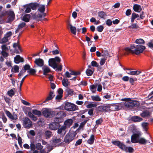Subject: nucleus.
I'll return each instance as SVG.
<instances>
[{
    "instance_id": "1",
    "label": "nucleus",
    "mask_w": 153,
    "mask_h": 153,
    "mask_svg": "<svg viewBox=\"0 0 153 153\" xmlns=\"http://www.w3.org/2000/svg\"><path fill=\"white\" fill-rule=\"evenodd\" d=\"M146 48L145 46L142 45H133L131 46L130 48H126L125 50L128 53L138 55L142 53Z\"/></svg>"
},
{
    "instance_id": "2",
    "label": "nucleus",
    "mask_w": 153,
    "mask_h": 153,
    "mask_svg": "<svg viewBox=\"0 0 153 153\" xmlns=\"http://www.w3.org/2000/svg\"><path fill=\"white\" fill-rule=\"evenodd\" d=\"M61 61V59L57 56H55L54 58L49 59L48 60V65L53 68L55 69L56 71H60L62 70V66L58 65V63H59Z\"/></svg>"
},
{
    "instance_id": "3",
    "label": "nucleus",
    "mask_w": 153,
    "mask_h": 153,
    "mask_svg": "<svg viewBox=\"0 0 153 153\" xmlns=\"http://www.w3.org/2000/svg\"><path fill=\"white\" fill-rule=\"evenodd\" d=\"M122 100L125 101L124 103L125 106L130 108L137 107L139 105V103L138 101L131 100L130 98H125L123 99Z\"/></svg>"
},
{
    "instance_id": "4",
    "label": "nucleus",
    "mask_w": 153,
    "mask_h": 153,
    "mask_svg": "<svg viewBox=\"0 0 153 153\" xmlns=\"http://www.w3.org/2000/svg\"><path fill=\"white\" fill-rule=\"evenodd\" d=\"M75 136L76 134L74 132H69L65 136L64 142L68 144L74 139Z\"/></svg>"
},
{
    "instance_id": "5",
    "label": "nucleus",
    "mask_w": 153,
    "mask_h": 153,
    "mask_svg": "<svg viewBox=\"0 0 153 153\" xmlns=\"http://www.w3.org/2000/svg\"><path fill=\"white\" fill-rule=\"evenodd\" d=\"M64 105L65 109L68 111H74L78 109L76 105L68 102H66Z\"/></svg>"
},
{
    "instance_id": "6",
    "label": "nucleus",
    "mask_w": 153,
    "mask_h": 153,
    "mask_svg": "<svg viewBox=\"0 0 153 153\" xmlns=\"http://www.w3.org/2000/svg\"><path fill=\"white\" fill-rule=\"evenodd\" d=\"M23 126L25 128H30L33 127L32 122L28 117L24 118L23 120Z\"/></svg>"
},
{
    "instance_id": "7",
    "label": "nucleus",
    "mask_w": 153,
    "mask_h": 153,
    "mask_svg": "<svg viewBox=\"0 0 153 153\" xmlns=\"http://www.w3.org/2000/svg\"><path fill=\"white\" fill-rule=\"evenodd\" d=\"M43 115L45 117L50 118L53 117L55 114V112L51 111V109L45 108L42 112Z\"/></svg>"
},
{
    "instance_id": "8",
    "label": "nucleus",
    "mask_w": 153,
    "mask_h": 153,
    "mask_svg": "<svg viewBox=\"0 0 153 153\" xmlns=\"http://www.w3.org/2000/svg\"><path fill=\"white\" fill-rule=\"evenodd\" d=\"M111 143L114 145L117 146L121 149L123 150L126 151L127 147L123 143L118 140L112 141Z\"/></svg>"
},
{
    "instance_id": "9",
    "label": "nucleus",
    "mask_w": 153,
    "mask_h": 153,
    "mask_svg": "<svg viewBox=\"0 0 153 153\" xmlns=\"http://www.w3.org/2000/svg\"><path fill=\"white\" fill-rule=\"evenodd\" d=\"M111 143L114 145L117 146L121 149L123 150L126 151L127 147L123 143L118 140L112 141Z\"/></svg>"
},
{
    "instance_id": "10",
    "label": "nucleus",
    "mask_w": 153,
    "mask_h": 153,
    "mask_svg": "<svg viewBox=\"0 0 153 153\" xmlns=\"http://www.w3.org/2000/svg\"><path fill=\"white\" fill-rule=\"evenodd\" d=\"M124 104L122 102L111 104V106L114 107L111 108V111H118L121 109Z\"/></svg>"
},
{
    "instance_id": "11",
    "label": "nucleus",
    "mask_w": 153,
    "mask_h": 153,
    "mask_svg": "<svg viewBox=\"0 0 153 153\" xmlns=\"http://www.w3.org/2000/svg\"><path fill=\"white\" fill-rule=\"evenodd\" d=\"M61 126L59 123L54 122H52L50 123L49 126V128L52 130H56L59 128Z\"/></svg>"
},
{
    "instance_id": "12",
    "label": "nucleus",
    "mask_w": 153,
    "mask_h": 153,
    "mask_svg": "<svg viewBox=\"0 0 153 153\" xmlns=\"http://www.w3.org/2000/svg\"><path fill=\"white\" fill-rule=\"evenodd\" d=\"M50 53H52L53 55H57L60 53L59 48H56L54 47V45H52V47H49Z\"/></svg>"
},
{
    "instance_id": "13",
    "label": "nucleus",
    "mask_w": 153,
    "mask_h": 153,
    "mask_svg": "<svg viewBox=\"0 0 153 153\" xmlns=\"http://www.w3.org/2000/svg\"><path fill=\"white\" fill-rule=\"evenodd\" d=\"M8 15L9 16L8 17V23H10L12 22L15 18V14L13 11H10L8 12Z\"/></svg>"
},
{
    "instance_id": "14",
    "label": "nucleus",
    "mask_w": 153,
    "mask_h": 153,
    "mask_svg": "<svg viewBox=\"0 0 153 153\" xmlns=\"http://www.w3.org/2000/svg\"><path fill=\"white\" fill-rule=\"evenodd\" d=\"M5 113L7 116L11 120H16L18 119L17 116L16 114H15L13 115L11 113L7 110L6 111Z\"/></svg>"
},
{
    "instance_id": "15",
    "label": "nucleus",
    "mask_w": 153,
    "mask_h": 153,
    "mask_svg": "<svg viewBox=\"0 0 153 153\" xmlns=\"http://www.w3.org/2000/svg\"><path fill=\"white\" fill-rule=\"evenodd\" d=\"M14 61L15 63L18 64L20 62H23L24 59L19 55H17L14 58Z\"/></svg>"
},
{
    "instance_id": "16",
    "label": "nucleus",
    "mask_w": 153,
    "mask_h": 153,
    "mask_svg": "<svg viewBox=\"0 0 153 153\" xmlns=\"http://www.w3.org/2000/svg\"><path fill=\"white\" fill-rule=\"evenodd\" d=\"M139 137V135L138 134H133L131 137V141L133 143H137L138 140L137 138Z\"/></svg>"
},
{
    "instance_id": "17",
    "label": "nucleus",
    "mask_w": 153,
    "mask_h": 153,
    "mask_svg": "<svg viewBox=\"0 0 153 153\" xmlns=\"http://www.w3.org/2000/svg\"><path fill=\"white\" fill-rule=\"evenodd\" d=\"M34 62L37 65L40 67H42L44 64V60L40 58L36 59Z\"/></svg>"
},
{
    "instance_id": "18",
    "label": "nucleus",
    "mask_w": 153,
    "mask_h": 153,
    "mask_svg": "<svg viewBox=\"0 0 153 153\" xmlns=\"http://www.w3.org/2000/svg\"><path fill=\"white\" fill-rule=\"evenodd\" d=\"M134 10L136 12L140 13L142 10V8L140 5L137 4H134L133 6Z\"/></svg>"
},
{
    "instance_id": "19",
    "label": "nucleus",
    "mask_w": 153,
    "mask_h": 153,
    "mask_svg": "<svg viewBox=\"0 0 153 153\" xmlns=\"http://www.w3.org/2000/svg\"><path fill=\"white\" fill-rule=\"evenodd\" d=\"M55 96L54 94V91H51L48 96L47 97L45 100L43 102V103L46 102L49 100H51Z\"/></svg>"
},
{
    "instance_id": "20",
    "label": "nucleus",
    "mask_w": 153,
    "mask_h": 153,
    "mask_svg": "<svg viewBox=\"0 0 153 153\" xmlns=\"http://www.w3.org/2000/svg\"><path fill=\"white\" fill-rule=\"evenodd\" d=\"M42 68L43 71V74L44 75H47L48 73L51 72L50 69L46 66H43Z\"/></svg>"
},
{
    "instance_id": "21",
    "label": "nucleus",
    "mask_w": 153,
    "mask_h": 153,
    "mask_svg": "<svg viewBox=\"0 0 153 153\" xmlns=\"http://www.w3.org/2000/svg\"><path fill=\"white\" fill-rule=\"evenodd\" d=\"M131 121L134 122H140L143 120V119L138 116H133L131 118Z\"/></svg>"
},
{
    "instance_id": "22",
    "label": "nucleus",
    "mask_w": 153,
    "mask_h": 153,
    "mask_svg": "<svg viewBox=\"0 0 153 153\" xmlns=\"http://www.w3.org/2000/svg\"><path fill=\"white\" fill-rule=\"evenodd\" d=\"M55 115H56L58 117L62 119L66 116V114L64 111H61L56 113V114L55 113Z\"/></svg>"
},
{
    "instance_id": "23",
    "label": "nucleus",
    "mask_w": 153,
    "mask_h": 153,
    "mask_svg": "<svg viewBox=\"0 0 153 153\" xmlns=\"http://www.w3.org/2000/svg\"><path fill=\"white\" fill-rule=\"evenodd\" d=\"M73 122V120L72 119H68L66 120L64 122V126L67 127H70Z\"/></svg>"
},
{
    "instance_id": "24",
    "label": "nucleus",
    "mask_w": 153,
    "mask_h": 153,
    "mask_svg": "<svg viewBox=\"0 0 153 153\" xmlns=\"http://www.w3.org/2000/svg\"><path fill=\"white\" fill-rule=\"evenodd\" d=\"M150 112L147 110H145L140 114V116L143 118L148 117L150 116Z\"/></svg>"
},
{
    "instance_id": "25",
    "label": "nucleus",
    "mask_w": 153,
    "mask_h": 153,
    "mask_svg": "<svg viewBox=\"0 0 153 153\" xmlns=\"http://www.w3.org/2000/svg\"><path fill=\"white\" fill-rule=\"evenodd\" d=\"M104 112H107L110 111L111 110V105L109 104H106L105 105H103Z\"/></svg>"
},
{
    "instance_id": "26",
    "label": "nucleus",
    "mask_w": 153,
    "mask_h": 153,
    "mask_svg": "<svg viewBox=\"0 0 153 153\" xmlns=\"http://www.w3.org/2000/svg\"><path fill=\"white\" fill-rule=\"evenodd\" d=\"M29 4L31 9L33 10H36L39 6V4L37 3H31Z\"/></svg>"
},
{
    "instance_id": "27",
    "label": "nucleus",
    "mask_w": 153,
    "mask_h": 153,
    "mask_svg": "<svg viewBox=\"0 0 153 153\" xmlns=\"http://www.w3.org/2000/svg\"><path fill=\"white\" fill-rule=\"evenodd\" d=\"M148 141V140H146L143 138H140L138 140L137 143H139L140 144L145 145L146 144Z\"/></svg>"
},
{
    "instance_id": "28",
    "label": "nucleus",
    "mask_w": 153,
    "mask_h": 153,
    "mask_svg": "<svg viewBox=\"0 0 153 153\" xmlns=\"http://www.w3.org/2000/svg\"><path fill=\"white\" fill-rule=\"evenodd\" d=\"M139 15L137 14H136L135 13H133L131 15V22H133L134 20L137 18H139Z\"/></svg>"
},
{
    "instance_id": "29",
    "label": "nucleus",
    "mask_w": 153,
    "mask_h": 153,
    "mask_svg": "<svg viewBox=\"0 0 153 153\" xmlns=\"http://www.w3.org/2000/svg\"><path fill=\"white\" fill-rule=\"evenodd\" d=\"M98 16L101 19H105V17L107 16L106 14L103 11H99L98 13Z\"/></svg>"
},
{
    "instance_id": "30",
    "label": "nucleus",
    "mask_w": 153,
    "mask_h": 153,
    "mask_svg": "<svg viewBox=\"0 0 153 153\" xmlns=\"http://www.w3.org/2000/svg\"><path fill=\"white\" fill-rule=\"evenodd\" d=\"M30 16V14H26L23 16L22 20L25 22H28L29 21Z\"/></svg>"
},
{
    "instance_id": "31",
    "label": "nucleus",
    "mask_w": 153,
    "mask_h": 153,
    "mask_svg": "<svg viewBox=\"0 0 153 153\" xmlns=\"http://www.w3.org/2000/svg\"><path fill=\"white\" fill-rule=\"evenodd\" d=\"M95 140L94 135L92 134L91 135L90 138L87 140V143L89 144H92L93 143Z\"/></svg>"
},
{
    "instance_id": "32",
    "label": "nucleus",
    "mask_w": 153,
    "mask_h": 153,
    "mask_svg": "<svg viewBox=\"0 0 153 153\" xmlns=\"http://www.w3.org/2000/svg\"><path fill=\"white\" fill-rule=\"evenodd\" d=\"M24 8L26 9L25 11V13H29L31 11V9L29 6V4L24 5Z\"/></svg>"
},
{
    "instance_id": "33",
    "label": "nucleus",
    "mask_w": 153,
    "mask_h": 153,
    "mask_svg": "<svg viewBox=\"0 0 153 153\" xmlns=\"http://www.w3.org/2000/svg\"><path fill=\"white\" fill-rule=\"evenodd\" d=\"M94 71V69L93 68L92 70L91 69L88 68L86 71L85 72L87 76H90L92 75Z\"/></svg>"
},
{
    "instance_id": "34",
    "label": "nucleus",
    "mask_w": 153,
    "mask_h": 153,
    "mask_svg": "<svg viewBox=\"0 0 153 153\" xmlns=\"http://www.w3.org/2000/svg\"><path fill=\"white\" fill-rule=\"evenodd\" d=\"M135 42L137 44V45H142L145 43V41L142 39H137L135 40Z\"/></svg>"
},
{
    "instance_id": "35",
    "label": "nucleus",
    "mask_w": 153,
    "mask_h": 153,
    "mask_svg": "<svg viewBox=\"0 0 153 153\" xmlns=\"http://www.w3.org/2000/svg\"><path fill=\"white\" fill-rule=\"evenodd\" d=\"M66 128V127L65 126H61L60 128H58L57 132L58 134H61L63 131H65Z\"/></svg>"
},
{
    "instance_id": "36",
    "label": "nucleus",
    "mask_w": 153,
    "mask_h": 153,
    "mask_svg": "<svg viewBox=\"0 0 153 153\" xmlns=\"http://www.w3.org/2000/svg\"><path fill=\"white\" fill-rule=\"evenodd\" d=\"M52 132L51 131L47 130L45 132V134L46 138L47 139H49L50 138L52 135Z\"/></svg>"
},
{
    "instance_id": "37",
    "label": "nucleus",
    "mask_w": 153,
    "mask_h": 153,
    "mask_svg": "<svg viewBox=\"0 0 153 153\" xmlns=\"http://www.w3.org/2000/svg\"><path fill=\"white\" fill-rule=\"evenodd\" d=\"M61 139L60 138H57L56 137H55L52 139V142L55 144L59 143L61 142Z\"/></svg>"
},
{
    "instance_id": "38",
    "label": "nucleus",
    "mask_w": 153,
    "mask_h": 153,
    "mask_svg": "<svg viewBox=\"0 0 153 153\" xmlns=\"http://www.w3.org/2000/svg\"><path fill=\"white\" fill-rule=\"evenodd\" d=\"M91 98L92 100L96 101H100L101 100V99L99 97L98 95L92 96Z\"/></svg>"
},
{
    "instance_id": "39",
    "label": "nucleus",
    "mask_w": 153,
    "mask_h": 153,
    "mask_svg": "<svg viewBox=\"0 0 153 153\" xmlns=\"http://www.w3.org/2000/svg\"><path fill=\"white\" fill-rule=\"evenodd\" d=\"M141 72L138 71H130L129 73H127L128 74L131 75H138Z\"/></svg>"
},
{
    "instance_id": "40",
    "label": "nucleus",
    "mask_w": 153,
    "mask_h": 153,
    "mask_svg": "<svg viewBox=\"0 0 153 153\" xmlns=\"http://www.w3.org/2000/svg\"><path fill=\"white\" fill-rule=\"evenodd\" d=\"M62 83L63 85L65 87L68 86L70 83L68 81V79H62Z\"/></svg>"
},
{
    "instance_id": "41",
    "label": "nucleus",
    "mask_w": 153,
    "mask_h": 153,
    "mask_svg": "<svg viewBox=\"0 0 153 153\" xmlns=\"http://www.w3.org/2000/svg\"><path fill=\"white\" fill-rule=\"evenodd\" d=\"M19 67L17 65H14L13 68H12L11 69V71L14 73H18L19 72Z\"/></svg>"
},
{
    "instance_id": "42",
    "label": "nucleus",
    "mask_w": 153,
    "mask_h": 153,
    "mask_svg": "<svg viewBox=\"0 0 153 153\" xmlns=\"http://www.w3.org/2000/svg\"><path fill=\"white\" fill-rule=\"evenodd\" d=\"M70 30L72 33L74 35H76V29L75 27L73 26L72 25H71V26L70 27Z\"/></svg>"
},
{
    "instance_id": "43",
    "label": "nucleus",
    "mask_w": 153,
    "mask_h": 153,
    "mask_svg": "<svg viewBox=\"0 0 153 153\" xmlns=\"http://www.w3.org/2000/svg\"><path fill=\"white\" fill-rule=\"evenodd\" d=\"M27 72L29 74H30L33 75H34L36 72L35 69L33 68H30L29 71H28Z\"/></svg>"
},
{
    "instance_id": "44",
    "label": "nucleus",
    "mask_w": 153,
    "mask_h": 153,
    "mask_svg": "<svg viewBox=\"0 0 153 153\" xmlns=\"http://www.w3.org/2000/svg\"><path fill=\"white\" fill-rule=\"evenodd\" d=\"M32 113L33 114L38 116H40L42 115L41 112L40 111L36 109L33 110Z\"/></svg>"
},
{
    "instance_id": "45",
    "label": "nucleus",
    "mask_w": 153,
    "mask_h": 153,
    "mask_svg": "<svg viewBox=\"0 0 153 153\" xmlns=\"http://www.w3.org/2000/svg\"><path fill=\"white\" fill-rule=\"evenodd\" d=\"M45 10V6L44 5H42L38 9V10L42 13H43Z\"/></svg>"
},
{
    "instance_id": "46",
    "label": "nucleus",
    "mask_w": 153,
    "mask_h": 153,
    "mask_svg": "<svg viewBox=\"0 0 153 153\" xmlns=\"http://www.w3.org/2000/svg\"><path fill=\"white\" fill-rule=\"evenodd\" d=\"M18 47L19 50L21 52H22L20 45V44H18L16 43H14L13 44V47L16 49V47Z\"/></svg>"
},
{
    "instance_id": "47",
    "label": "nucleus",
    "mask_w": 153,
    "mask_h": 153,
    "mask_svg": "<svg viewBox=\"0 0 153 153\" xmlns=\"http://www.w3.org/2000/svg\"><path fill=\"white\" fill-rule=\"evenodd\" d=\"M90 88L93 93H94L96 91V87L94 85H91Z\"/></svg>"
},
{
    "instance_id": "48",
    "label": "nucleus",
    "mask_w": 153,
    "mask_h": 153,
    "mask_svg": "<svg viewBox=\"0 0 153 153\" xmlns=\"http://www.w3.org/2000/svg\"><path fill=\"white\" fill-rule=\"evenodd\" d=\"M148 123H144L142 124L143 128L146 131H147L148 128Z\"/></svg>"
},
{
    "instance_id": "49",
    "label": "nucleus",
    "mask_w": 153,
    "mask_h": 153,
    "mask_svg": "<svg viewBox=\"0 0 153 153\" xmlns=\"http://www.w3.org/2000/svg\"><path fill=\"white\" fill-rule=\"evenodd\" d=\"M7 94L8 95L11 97H12L15 94V92L13 91L12 89H11L10 90L8 91H7Z\"/></svg>"
},
{
    "instance_id": "50",
    "label": "nucleus",
    "mask_w": 153,
    "mask_h": 153,
    "mask_svg": "<svg viewBox=\"0 0 153 153\" xmlns=\"http://www.w3.org/2000/svg\"><path fill=\"white\" fill-rule=\"evenodd\" d=\"M36 148L37 150H41L43 148V146L41 145V143H38L36 144Z\"/></svg>"
},
{
    "instance_id": "51",
    "label": "nucleus",
    "mask_w": 153,
    "mask_h": 153,
    "mask_svg": "<svg viewBox=\"0 0 153 153\" xmlns=\"http://www.w3.org/2000/svg\"><path fill=\"white\" fill-rule=\"evenodd\" d=\"M91 66L93 67H97L98 68L100 67V66H99L98 63L95 61L93 60L91 62Z\"/></svg>"
},
{
    "instance_id": "52",
    "label": "nucleus",
    "mask_w": 153,
    "mask_h": 153,
    "mask_svg": "<svg viewBox=\"0 0 153 153\" xmlns=\"http://www.w3.org/2000/svg\"><path fill=\"white\" fill-rule=\"evenodd\" d=\"M66 91L67 92L68 95H72L74 94V91L71 89L68 88L66 90Z\"/></svg>"
},
{
    "instance_id": "53",
    "label": "nucleus",
    "mask_w": 153,
    "mask_h": 153,
    "mask_svg": "<svg viewBox=\"0 0 153 153\" xmlns=\"http://www.w3.org/2000/svg\"><path fill=\"white\" fill-rule=\"evenodd\" d=\"M71 71V75H77L80 74L81 73L80 71L76 72L74 71H72L71 70L69 71Z\"/></svg>"
},
{
    "instance_id": "54",
    "label": "nucleus",
    "mask_w": 153,
    "mask_h": 153,
    "mask_svg": "<svg viewBox=\"0 0 153 153\" xmlns=\"http://www.w3.org/2000/svg\"><path fill=\"white\" fill-rule=\"evenodd\" d=\"M22 68L26 72V71L29 70L30 69V66L29 65L26 64Z\"/></svg>"
},
{
    "instance_id": "55",
    "label": "nucleus",
    "mask_w": 153,
    "mask_h": 153,
    "mask_svg": "<svg viewBox=\"0 0 153 153\" xmlns=\"http://www.w3.org/2000/svg\"><path fill=\"white\" fill-rule=\"evenodd\" d=\"M97 105L96 104L90 103L86 106L87 108H91L92 107H95Z\"/></svg>"
},
{
    "instance_id": "56",
    "label": "nucleus",
    "mask_w": 153,
    "mask_h": 153,
    "mask_svg": "<svg viewBox=\"0 0 153 153\" xmlns=\"http://www.w3.org/2000/svg\"><path fill=\"white\" fill-rule=\"evenodd\" d=\"M129 28H131L132 29H137L139 28V26L136 24L133 23L131 26L129 27Z\"/></svg>"
},
{
    "instance_id": "57",
    "label": "nucleus",
    "mask_w": 153,
    "mask_h": 153,
    "mask_svg": "<svg viewBox=\"0 0 153 153\" xmlns=\"http://www.w3.org/2000/svg\"><path fill=\"white\" fill-rule=\"evenodd\" d=\"M36 148V145H35V144L34 143H31V144H30V148L31 149V151H33V152H34L35 150H36L35 149Z\"/></svg>"
},
{
    "instance_id": "58",
    "label": "nucleus",
    "mask_w": 153,
    "mask_h": 153,
    "mask_svg": "<svg viewBox=\"0 0 153 153\" xmlns=\"http://www.w3.org/2000/svg\"><path fill=\"white\" fill-rule=\"evenodd\" d=\"M88 120L89 119H86V120H85L83 122H82L80 123L79 127L80 128L83 127Z\"/></svg>"
},
{
    "instance_id": "59",
    "label": "nucleus",
    "mask_w": 153,
    "mask_h": 153,
    "mask_svg": "<svg viewBox=\"0 0 153 153\" xmlns=\"http://www.w3.org/2000/svg\"><path fill=\"white\" fill-rule=\"evenodd\" d=\"M104 29V27L102 26V25H100L99 26H98L97 27V30L99 32H102Z\"/></svg>"
},
{
    "instance_id": "60",
    "label": "nucleus",
    "mask_w": 153,
    "mask_h": 153,
    "mask_svg": "<svg viewBox=\"0 0 153 153\" xmlns=\"http://www.w3.org/2000/svg\"><path fill=\"white\" fill-rule=\"evenodd\" d=\"M62 119L58 117H56L54 118V122L55 123H59L61 122V120Z\"/></svg>"
},
{
    "instance_id": "61",
    "label": "nucleus",
    "mask_w": 153,
    "mask_h": 153,
    "mask_svg": "<svg viewBox=\"0 0 153 153\" xmlns=\"http://www.w3.org/2000/svg\"><path fill=\"white\" fill-rule=\"evenodd\" d=\"M7 41L8 38L5 36L0 41V43H5L7 42Z\"/></svg>"
},
{
    "instance_id": "62",
    "label": "nucleus",
    "mask_w": 153,
    "mask_h": 153,
    "mask_svg": "<svg viewBox=\"0 0 153 153\" xmlns=\"http://www.w3.org/2000/svg\"><path fill=\"white\" fill-rule=\"evenodd\" d=\"M26 72L25 71H24V70H23V69H22V70L20 71V72L18 74V77L19 78H21V76H22L23 74L25 73Z\"/></svg>"
},
{
    "instance_id": "63",
    "label": "nucleus",
    "mask_w": 153,
    "mask_h": 153,
    "mask_svg": "<svg viewBox=\"0 0 153 153\" xmlns=\"http://www.w3.org/2000/svg\"><path fill=\"white\" fill-rule=\"evenodd\" d=\"M147 45L149 48L151 49H153V40H151L147 44Z\"/></svg>"
},
{
    "instance_id": "64",
    "label": "nucleus",
    "mask_w": 153,
    "mask_h": 153,
    "mask_svg": "<svg viewBox=\"0 0 153 153\" xmlns=\"http://www.w3.org/2000/svg\"><path fill=\"white\" fill-rule=\"evenodd\" d=\"M1 54L4 58L7 57L8 56V53L3 51H2L1 52Z\"/></svg>"
}]
</instances>
